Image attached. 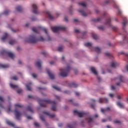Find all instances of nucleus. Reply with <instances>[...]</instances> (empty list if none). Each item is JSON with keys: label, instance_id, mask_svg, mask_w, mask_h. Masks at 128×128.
Masks as SVG:
<instances>
[{"label": "nucleus", "instance_id": "de8ad7c7", "mask_svg": "<svg viewBox=\"0 0 128 128\" xmlns=\"http://www.w3.org/2000/svg\"><path fill=\"white\" fill-rule=\"evenodd\" d=\"M98 30H104V28L102 26L98 27Z\"/></svg>", "mask_w": 128, "mask_h": 128}, {"label": "nucleus", "instance_id": "e2e57ef3", "mask_svg": "<svg viewBox=\"0 0 128 128\" xmlns=\"http://www.w3.org/2000/svg\"><path fill=\"white\" fill-rule=\"evenodd\" d=\"M59 128H62V124L60 123L58 124Z\"/></svg>", "mask_w": 128, "mask_h": 128}, {"label": "nucleus", "instance_id": "49530a36", "mask_svg": "<svg viewBox=\"0 0 128 128\" xmlns=\"http://www.w3.org/2000/svg\"><path fill=\"white\" fill-rule=\"evenodd\" d=\"M105 56H112L110 53L106 52L105 53Z\"/></svg>", "mask_w": 128, "mask_h": 128}, {"label": "nucleus", "instance_id": "603ef678", "mask_svg": "<svg viewBox=\"0 0 128 128\" xmlns=\"http://www.w3.org/2000/svg\"><path fill=\"white\" fill-rule=\"evenodd\" d=\"M42 54H44V56H48V52H42Z\"/></svg>", "mask_w": 128, "mask_h": 128}, {"label": "nucleus", "instance_id": "9d476101", "mask_svg": "<svg viewBox=\"0 0 128 128\" xmlns=\"http://www.w3.org/2000/svg\"><path fill=\"white\" fill-rule=\"evenodd\" d=\"M14 112L16 119L18 120H20V116H22V113L16 109L15 110Z\"/></svg>", "mask_w": 128, "mask_h": 128}, {"label": "nucleus", "instance_id": "ea45409f", "mask_svg": "<svg viewBox=\"0 0 128 128\" xmlns=\"http://www.w3.org/2000/svg\"><path fill=\"white\" fill-rule=\"evenodd\" d=\"M16 42L15 40H10L9 42V44H16Z\"/></svg>", "mask_w": 128, "mask_h": 128}, {"label": "nucleus", "instance_id": "052dcab7", "mask_svg": "<svg viewBox=\"0 0 128 128\" xmlns=\"http://www.w3.org/2000/svg\"><path fill=\"white\" fill-rule=\"evenodd\" d=\"M111 90H116V87H114V86H112Z\"/></svg>", "mask_w": 128, "mask_h": 128}, {"label": "nucleus", "instance_id": "c85d7f7f", "mask_svg": "<svg viewBox=\"0 0 128 128\" xmlns=\"http://www.w3.org/2000/svg\"><path fill=\"white\" fill-rule=\"evenodd\" d=\"M102 18H98L97 19L94 18L92 20V22H100Z\"/></svg>", "mask_w": 128, "mask_h": 128}, {"label": "nucleus", "instance_id": "f257e3e1", "mask_svg": "<svg viewBox=\"0 0 128 128\" xmlns=\"http://www.w3.org/2000/svg\"><path fill=\"white\" fill-rule=\"evenodd\" d=\"M38 102L40 104V106H42V108H46V104H44V102L50 104H52L51 110H53V112H56V103L55 101H52L50 100L38 99Z\"/></svg>", "mask_w": 128, "mask_h": 128}, {"label": "nucleus", "instance_id": "a19ab883", "mask_svg": "<svg viewBox=\"0 0 128 128\" xmlns=\"http://www.w3.org/2000/svg\"><path fill=\"white\" fill-rule=\"evenodd\" d=\"M40 118L42 122H46V120H44V117L43 115H40Z\"/></svg>", "mask_w": 128, "mask_h": 128}, {"label": "nucleus", "instance_id": "c03bdc74", "mask_svg": "<svg viewBox=\"0 0 128 128\" xmlns=\"http://www.w3.org/2000/svg\"><path fill=\"white\" fill-rule=\"evenodd\" d=\"M114 2V8H116L118 9V4H116V2L113 1Z\"/></svg>", "mask_w": 128, "mask_h": 128}, {"label": "nucleus", "instance_id": "412c9836", "mask_svg": "<svg viewBox=\"0 0 128 128\" xmlns=\"http://www.w3.org/2000/svg\"><path fill=\"white\" fill-rule=\"evenodd\" d=\"M36 66L37 68H42V61L38 60L36 62Z\"/></svg>", "mask_w": 128, "mask_h": 128}, {"label": "nucleus", "instance_id": "aec40b11", "mask_svg": "<svg viewBox=\"0 0 128 128\" xmlns=\"http://www.w3.org/2000/svg\"><path fill=\"white\" fill-rule=\"evenodd\" d=\"M69 86L70 88H77L78 85L74 82H72L69 84Z\"/></svg>", "mask_w": 128, "mask_h": 128}, {"label": "nucleus", "instance_id": "473e14b6", "mask_svg": "<svg viewBox=\"0 0 128 128\" xmlns=\"http://www.w3.org/2000/svg\"><path fill=\"white\" fill-rule=\"evenodd\" d=\"M92 44L90 42H87L84 44L85 46H87L88 48H92Z\"/></svg>", "mask_w": 128, "mask_h": 128}, {"label": "nucleus", "instance_id": "4be33fe9", "mask_svg": "<svg viewBox=\"0 0 128 128\" xmlns=\"http://www.w3.org/2000/svg\"><path fill=\"white\" fill-rule=\"evenodd\" d=\"M6 124H8V126H12V128H14L15 125L14 124V123L10 121L7 120L6 122Z\"/></svg>", "mask_w": 128, "mask_h": 128}, {"label": "nucleus", "instance_id": "7ed1b4c3", "mask_svg": "<svg viewBox=\"0 0 128 128\" xmlns=\"http://www.w3.org/2000/svg\"><path fill=\"white\" fill-rule=\"evenodd\" d=\"M32 30L36 34H38L40 32V30H43L44 32L47 34V38L46 39V40L48 42H50L52 40V38L48 36V30L44 27H39L38 29H37L36 28H32Z\"/></svg>", "mask_w": 128, "mask_h": 128}, {"label": "nucleus", "instance_id": "dca6fc26", "mask_svg": "<svg viewBox=\"0 0 128 128\" xmlns=\"http://www.w3.org/2000/svg\"><path fill=\"white\" fill-rule=\"evenodd\" d=\"M91 71L92 72L95 74V76H97L98 74V72L96 71V68L94 67H92L90 68Z\"/></svg>", "mask_w": 128, "mask_h": 128}, {"label": "nucleus", "instance_id": "680f3d73", "mask_svg": "<svg viewBox=\"0 0 128 128\" xmlns=\"http://www.w3.org/2000/svg\"><path fill=\"white\" fill-rule=\"evenodd\" d=\"M0 102H4V98H2V97L0 96Z\"/></svg>", "mask_w": 128, "mask_h": 128}, {"label": "nucleus", "instance_id": "2eb2a0df", "mask_svg": "<svg viewBox=\"0 0 128 128\" xmlns=\"http://www.w3.org/2000/svg\"><path fill=\"white\" fill-rule=\"evenodd\" d=\"M118 66V64L116 61H113L111 62V67L112 68H116Z\"/></svg>", "mask_w": 128, "mask_h": 128}, {"label": "nucleus", "instance_id": "f704fd0d", "mask_svg": "<svg viewBox=\"0 0 128 128\" xmlns=\"http://www.w3.org/2000/svg\"><path fill=\"white\" fill-rule=\"evenodd\" d=\"M95 52H97L98 54H100V48L98 47H96L94 48Z\"/></svg>", "mask_w": 128, "mask_h": 128}, {"label": "nucleus", "instance_id": "58836bf2", "mask_svg": "<svg viewBox=\"0 0 128 128\" xmlns=\"http://www.w3.org/2000/svg\"><path fill=\"white\" fill-rule=\"evenodd\" d=\"M15 106L16 108H24V106L20 104H16Z\"/></svg>", "mask_w": 128, "mask_h": 128}, {"label": "nucleus", "instance_id": "a878e982", "mask_svg": "<svg viewBox=\"0 0 128 128\" xmlns=\"http://www.w3.org/2000/svg\"><path fill=\"white\" fill-rule=\"evenodd\" d=\"M78 12H80V14H82V15L83 16H86V13L84 12V10H78Z\"/></svg>", "mask_w": 128, "mask_h": 128}, {"label": "nucleus", "instance_id": "3c124183", "mask_svg": "<svg viewBox=\"0 0 128 128\" xmlns=\"http://www.w3.org/2000/svg\"><path fill=\"white\" fill-rule=\"evenodd\" d=\"M22 92V89H18V90H17V92L18 94H21Z\"/></svg>", "mask_w": 128, "mask_h": 128}, {"label": "nucleus", "instance_id": "7c9ffc66", "mask_svg": "<svg viewBox=\"0 0 128 128\" xmlns=\"http://www.w3.org/2000/svg\"><path fill=\"white\" fill-rule=\"evenodd\" d=\"M117 106H120V108H124V106L122 104V103H120V102H117Z\"/></svg>", "mask_w": 128, "mask_h": 128}, {"label": "nucleus", "instance_id": "338daca9", "mask_svg": "<svg viewBox=\"0 0 128 128\" xmlns=\"http://www.w3.org/2000/svg\"><path fill=\"white\" fill-rule=\"evenodd\" d=\"M110 0H107L106 2V4H110Z\"/></svg>", "mask_w": 128, "mask_h": 128}, {"label": "nucleus", "instance_id": "20e7f679", "mask_svg": "<svg viewBox=\"0 0 128 128\" xmlns=\"http://www.w3.org/2000/svg\"><path fill=\"white\" fill-rule=\"evenodd\" d=\"M60 70L61 72H60V76L63 78H66L68 76V74L70 70V66H68L66 68L60 69Z\"/></svg>", "mask_w": 128, "mask_h": 128}, {"label": "nucleus", "instance_id": "6e6552de", "mask_svg": "<svg viewBox=\"0 0 128 128\" xmlns=\"http://www.w3.org/2000/svg\"><path fill=\"white\" fill-rule=\"evenodd\" d=\"M74 114H76L79 116V118H82V116H86V113L84 112H80L76 110H74Z\"/></svg>", "mask_w": 128, "mask_h": 128}, {"label": "nucleus", "instance_id": "39448f33", "mask_svg": "<svg viewBox=\"0 0 128 128\" xmlns=\"http://www.w3.org/2000/svg\"><path fill=\"white\" fill-rule=\"evenodd\" d=\"M51 29L53 32H58L60 30H66V28L64 27V26L52 27Z\"/></svg>", "mask_w": 128, "mask_h": 128}, {"label": "nucleus", "instance_id": "9b49d317", "mask_svg": "<svg viewBox=\"0 0 128 128\" xmlns=\"http://www.w3.org/2000/svg\"><path fill=\"white\" fill-rule=\"evenodd\" d=\"M32 8L34 14H38V6H36V4H34L32 5Z\"/></svg>", "mask_w": 128, "mask_h": 128}, {"label": "nucleus", "instance_id": "f03ea898", "mask_svg": "<svg viewBox=\"0 0 128 128\" xmlns=\"http://www.w3.org/2000/svg\"><path fill=\"white\" fill-rule=\"evenodd\" d=\"M44 38L42 36L36 37V35H30L28 38L26 39V42L30 44H36L38 42H44Z\"/></svg>", "mask_w": 128, "mask_h": 128}, {"label": "nucleus", "instance_id": "864d4df0", "mask_svg": "<svg viewBox=\"0 0 128 128\" xmlns=\"http://www.w3.org/2000/svg\"><path fill=\"white\" fill-rule=\"evenodd\" d=\"M34 125L35 126H36V127L40 126V124L36 122H34Z\"/></svg>", "mask_w": 128, "mask_h": 128}, {"label": "nucleus", "instance_id": "5701e85b", "mask_svg": "<svg viewBox=\"0 0 128 128\" xmlns=\"http://www.w3.org/2000/svg\"><path fill=\"white\" fill-rule=\"evenodd\" d=\"M110 110V107H108L106 109L102 108L101 109V112L103 114H104V112H108V111Z\"/></svg>", "mask_w": 128, "mask_h": 128}, {"label": "nucleus", "instance_id": "cd10ccee", "mask_svg": "<svg viewBox=\"0 0 128 128\" xmlns=\"http://www.w3.org/2000/svg\"><path fill=\"white\" fill-rule=\"evenodd\" d=\"M16 10H17V12H22V8L21 6H18L16 8Z\"/></svg>", "mask_w": 128, "mask_h": 128}, {"label": "nucleus", "instance_id": "774afa93", "mask_svg": "<svg viewBox=\"0 0 128 128\" xmlns=\"http://www.w3.org/2000/svg\"><path fill=\"white\" fill-rule=\"evenodd\" d=\"M50 64H54V61H51L50 62Z\"/></svg>", "mask_w": 128, "mask_h": 128}, {"label": "nucleus", "instance_id": "4c0bfd02", "mask_svg": "<svg viewBox=\"0 0 128 128\" xmlns=\"http://www.w3.org/2000/svg\"><path fill=\"white\" fill-rule=\"evenodd\" d=\"M78 4L79 6H83L84 8H86V4L84 2H79Z\"/></svg>", "mask_w": 128, "mask_h": 128}, {"label": "nucleus", "instance_id": "5fc2aeb1", "mask_svg": "<svg viewBox=\"0 0 128 128\" xmlns=\"http://www.w3.org/2000/svg\"><path fill=\"white\" fill-rule=\"evenodd\" d=\"M68 127L69 128H74V126L71 125V124H68Z\"/></svg>", "mask_w": 128, "mask_h": 128}, {"label": "nucleus", "instance_id": "1a4fd4ad", "mask_svg": "<svg viewBox=\"0 0 128 128\" xmlns=\"http://www.w3.org/2000/svg\"><path fill=\"white\" fill-rule=\"evenodd\" d=\"M124 78L122 76H120L118 78H114V80H117V82H118L116 84V86H120V82H124Z\"/></svg>", "mask_w": 128, "mask_h": 128}, {"label": "nucleus", "instance_id": "c756f323", "mask_svg": "<svg viewBox=\"0 0 128 128\" xmlns=\"http://www.w3.org/2000/svg\"><path fill=\"white\" fill-rule=\"evenodd\" d=\"M92 102H94V104H91V108H94L95 106H96V100H94V99H92Z\"/></svg>", "mask_w": 128, "mask_h": 128}, {"label": "nucleus", "instance_id": "8fccbe9b", "mask_svg": "<svg viewBox=\"0 0 128 128\" xmlns=\"http://www.w3.org/2000/svg\"><path fill=\"white\" fill-rule=\"evenodd\" d=\"M32 76L34 78H38V75H36V74H32Z\"/></svg>", "mask_w": 128, "mask_h": 128}, {"label": "nucleus", "instance_id": "2f4dec72", "mask_svg": "<svg viewBox=\"0 0 128 128\" xmlns=\"http://www.w3.org/2000/svg\"><path fill=\"white\" fill-rule=\"evenodd\" d=\"M126 24H128V19H126V18H124L123 20L122 24L124 26H126Z\"/></svg>", "mask_w": 128, "mask_h": 128}, {"label": "nucleus", "instance_id": "a18cd8bd", "mask_svg": "<svg viewBox=\"0 0 128 128\" xmlns=\"http://www.w3.org/2000/svg\"><path fill=\"white\" fill-rule=\"evenodd\" d=\"M114 124H122V122L118 120H116L114 121Z\"/></svg>", "mask_w": 128, "mask_h": 128}, {"label": "nucleus", "instance_id": "ddd939ff", "mask_svg": "<svg viewBox=\"0 0 128 128\" xmlns=\"http://www.w3.org/2000/svg\"><path fill=\"white\" fill-rule=\"evenodd\" d=\"M43 114H46V116H48L51 118H52L56 116V115L54 114H52L50 112L44 111L43 112Z\"/></svg>", "mask_w": 128, "mask_h": 128}, {"label": "nucleus", "instance_id": "a211bd4d", "mask_svg": "<svg viewBox=\"0 0 128 128\" xmlns=\"http://www.w3.org/2000/svg\"><path fill=\"white\" fill-rule=\"evenodd\" d=\"M46 14L48 16L50 20H54V17L52 16V14H50V12L47 11L46 12Z\"/></svg>", "mask_w": 128, "mask_h": 128}, {"label": "nucleus", "instance_id": "6e6d98bb", "mask_svg": "<svg viewBox=\"0 0 128 128\" xmlns=\"http://www.w3.org/2000/svg\"><path fill=\"white\" fill-rule=\"evenodd\" d=\"M74 32H76V34H80V30L78 29H75Z\"/></svg>", "mask_w": 128, "mask_h": 128}, {"label": "nucleus", "instance_id": "6ab92c4d", "mask_svg": "<svg viewBox=\"0 0 128 128\" xmlns=\"http://www.w3.org/2000/svg\"><path fill=\"white\" fill-rule=\"evenodd\" d=\"M86 120L88 121V124H92L94 122V120L91 117H89Z\"/></svg>", "mask_w": 128, "mask_h": 128}, {"label": "nucleus", "instance_id": "79ce46f5", "mask_svg": "<svg viewBox=\"0 0 128 128\" xmlns=\"http://www.w3.org/2000/svg\"><path fill=\"white\" fill-rule=\"evenodd\" d=\"M8 14H10V10H5L3 13V14H4L5 16H8Z\"/></svg>", "mask_w": 128, "mask_h": 128}, {"label": "nucleus", "instance_id": "0e129e2a", "mask_svg": "<svg viewBox=\"0 0 128 128\" xmlns=\"http://www.w3.org/2000/svg\"><path fill=\"white\" fill-rule=\"evenodd\" d=\"M27 118H28V120H32V116H27Z\"/></svg>", "mask_w": 128, "mask_h": 128}, {"label": "nucleus", "instance_id": "bb28decb", "mask_svg": "<svg viewBox=\"0 0 128 128\" xmlns=\"http://www.w3.org/2000/svg\"><path fill=\"white\" fill-rule=\"evenodd\" d=\"M8 34L7 33H5V35L2 38V42H4L8 38Z\"/></svg>", "mask_w": 128, "mask_h": 128}, {"label": "nucleus", "instance_id": "bf43d9fd", "mask_svg": "<svg viewBox=\"0 0 128 128\" xmlns=\"http://www.w3.org/2000/svg\"><path fill=\"white\" fill-rule=\"evenodd\" d=\"M117 98L118 100H121L122 99V96H120V95H118L117 96Z\"/></svg>", "mask_w": 128, "mask_h": 128}, {"label": "nucleus", "instance_id": "37998d69", "mask_svg": "<svg viewBox=\"0 0 128 128\" xmlns=\"http://www.w3.org/2000/svg\"><path fill=\"white\" fill-rule=\"evenodd\" d=\"M63 50H64V46H60L58 48V52H62Z\"/></svg>", "mask_w": 128, "mask_h": 128}, {"label": "nucleus", "instance_id": "4d7b16f0", "mask_svg": "<svg viewBox=\"0 0 128 128\" xmlns=\"http://www.w3.org/2000/svg\"><path fill=\"white\" fill-rule=\"evenodd\" d=\"M55 98H56V100H60V96H55Z\"/></svg>", "mask_w": 128, "mask_h": 128}, {"label": "nucleus", "instance_id": "b1692460", "mask_svg": "<svg viewBox=\"0 0 128 128\" xmlns=\"http://www.w3.org/2000/svg\"><path fill=\"white\" fill-rule=\"evenodd\" d=\"M32 105H30L28 106L27 107V110H28V112H34V110H32Z\"/></svg>", "mask_w": 128, "mask_h": 128}, {"label": "nucleus", "instance_id": "69168bd1", "mask_svg": "<svg viewBox=\"0 0 128 128\" xmlns=\"http://www.w3.org/2000/svg\"><path fill=\"white\" fill-rule=\"evenodd\" d=\"M33 22H34V20H36V18L34 17H32V18H31Z\"/></svg>", "mask_w": 128, "mask_h": 128}, {"label": "nucleus", "instance_id": "f8f14e48", "mask_svg": "<svg viewBox=\"0 0 128 128\" xmlns=\"http://www.w3.org/2000/svg\"><path fill=\"white\" fill-rule=\"evenodd\" d=\"M99 102L100 104H102L103 102L108 104V100L106 98H100L99 99Z\"/></svg>", "mask_w": 128, "mask_h": 128}, {"label": "nucleus", "instance_id": "c9c22d12", "mask_svg": "<svg viewBox=\"0 0 128 128\" xmlns=\"http://www.w3.org/2000/svg\"><path fill=\"white\" fill-rule=\"evenodd\" d=\"M92 36L94 40H98V36L96 34H92Z\"/></svg>", "mask_w": 128, "mask_h": 128}, {"label": "nucleus", "instance_id": "f3484780", "mask_svg": "<svg viewBox=\"0 0 128 128\" xmlns=\"http://www.w3.org/2000/svg\"><path fill=\"white\" fill-rule=\"evenodd\" d=\"M10 68V65L0 64V68Z\"/></svg>", "mask_w": 128, "mask_h": 128}, {"label": "nucleus", "instance_id": "393cba45", "mask_svg": "<svg viewBox=\"0 0 128 128\" xmlns=\"http://www.w3.org/2000/svg\"><path fill=\"white\" fill-rule=\"evenodd\" d=\"M31 85H32V82H30L28 84H26V88L27 90L29 91L32 90V88H30Z\"/></svg>", "mask_w": 128, "mask_h": 128}, {"label": "nucleus", "instance_id": "4468645a", "mask_svg": "<svg viewBox=\"0 0 128 128\" xmlns=\"http://www.w3.org/2000/svg\"><path fill=\"white\" fill-rule=\"evenodd\" d=\"M47 72L51 80H54V75L52 73V72H50V70H47Z\"/></svg>", "mask_w": 128, "mask_h": 128}, {"label": "nucleus", "instance_id": "0eeeda50", "mask_svg": "<svg viewBox=\"0 0 128 128\" xmlns=\"http://www.w3.org/2000/svg\"><path fill=\"white\" fill-rule=\"evenodd\" d=\"M1 54H8L9 58H10L12 60H14V54L13 53L8 52L6 50H3L1 52Z\"/></svg>", "mask_w": 128, "mask_h": 128}, {"label": "nucleus", "instance_id": "e433bc0d", "mask_svg": "<svg viewBox=\"0 0 128 128\" xmlns=\"http://www.w3.org/2000/svg\"><path fill=\"white\" fill-rule=\"evenodd\" d=\"M52 88H54V90H58V92H60V88L56 86H53Z\"/></svg>", "mask_w": 128, "mask_h": 128}, {"label": "nucleus", "instance_id": "13d9d810", "mask_svg": "<svg viewBox=\"0 0 128 128\" xmlns=\"http://www.w3.org/2000/svg\"><path fill=\"white\" fill-rule=\"evenodd\" d=\"M114 95L112 94H109V96H110V98H114Z\"/></svg>", "mask_w": 128, "mask_h": 128}, {"label": "nucleus", "instance_id": "09e8293b", "mask_svg": "<svg viewBox=\"0 0 128 128\" xmlns=\"http://www.w3.org/2000/svg\"><path fill=\"white\" fill-rule=\"evenodd\" d=\"M12 80H18V76H14L12 78Z\"/></svg>", "mask_w": 128, "mask_h": 128}, {"label": "nucleus", "instance_id": "72a5a7b5", "mask_svg": "<svg viewBox=\"0 0 128 128\" xmlns=\"http://www.w3.org/2000/svg\"><path fill=\"white\" fill-rule=\"evenodd\" d=\"M10 86L12 88H18V86L14 85L12 84H10Z\"/></svg>", "mask_w": 128, "mask_h": 128}, {"label": "nucleus", "instance_id": "423d86ee", "mask_svg": "<svg viewBox=\"0 0 128 128\" xmlns=\"http://www.w3.org/2000/svg\"><path fill=\"white\" fill-rule=\"evenodd\" d=\"M110 22H111L110 18H108L106 20L105 24H108L109 26L111 28L112 30H114V32H116V30H118V28L116 26H112V25Z\"/></svg>", "mask_w": 128, "mask_h": 128}]
</instances>
